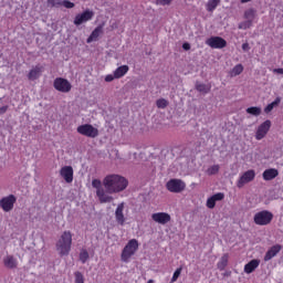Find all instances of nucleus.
<instances>
[{"mask_svg":"<svg viewBox=\"0 0 283 283\" xmlns=\"http://www.w3.org/2000/svg\"><path fill=\"white\" fill-rule=\"evenodd\" d=\"M128 185L129 181L125 177L116 174L106 176L103 182L99 179L92 180V187L96 189V196L102 203L112 202L114 198L109 193H120Z\"/></svg>","mask_w":283,"mask_h":283,"instance_id":"nucleus-1","label":"nucleus"},{"mask_svg":"<svg viewBox=\"0 0 283 283\" xmlns=\"http://www.w3.org/2000/svg\"><path fill=\"white\" fill-rule=\"evenodd\" d=\"M56 251L59 255H70L72 251V232L64 231L56 242Z\"/></svg>","mask_w":283,"mask_h":283,"instance_id":"nucleus-2","label":"nucleus"},{"mask_svg":"<svg viewBox=\"0 0 283 283\" xmlns=\"http://www.w3.org/2000/svg\"><path fill=\"white\" fill-rule=\"evenodd\" d=\"M136 251H138V240L132 239L122 251V262H129L132 255L136 254Z\"/></svg>","mask_w":283,"mask_h":283,"instance_id":"nucleus-3","label":"nucleus"},{"mask_svg":"<svg viewBox=\"0 0 283 283\" xmlns=\"http://www.w3.org/2000/svg\"><path fill=\"white\" fill-rule=\"evenodd\" d=\"M272 220H273V214L271 213V211H268V210H263L254 214V222L259 227H266V224H271Z\"/></svg>","mask_w":283,"mask_h":283,"instance_id":"nucleus-4","label":"nucleus"},{"mask_svg":"<svg viewBox=\"0 0 283 283\" xmlns=\"http://www.w3.org/2000/svg\"><path fill=\"white\" fill-rule=\"evenodd\" d=\"M77 134L86 136L87 138H96V136H98V128L91 124H84L77 127Z\"/></svg>","mask_w":283,"mask_h":283,"instance_id":"nucleus-5","label":"nucleus"},{"mask_svg":"<svg viewBox=\"0 0 283 283\" xmlns=\"http://www.w3.org/2000/svg\"><path fill=\"white\" fill-rule=\"evenodd\" d=\"M166 187L171 193H181V191H185V187H187V185L180 179H170L166 184Z\"/></svg>","mask_w":283,"mask_h":283,"instance_id":"nucleus-6","label":"nucleus"},{"mask_svg":"<svg viewBox=\"0 0 283 283\" xmlns=\"http://www.w3.org/2000/svg\"><path fill=\"white\" fill-rule=\"evenodd\" d=\"M15 203H17V197L14 195H9L7 197H3L0 200V207L2 211H4L6 213H10V211L14 209Z\"/></svg>","mask_w":283,"mask_h":283,"instance_id":"nucleus-7","label":"nucleus"},{"mask_svg":"<svg viewBox=\"0 0 283 283\" xmlns=\"http://www.w3.org/2000/svg\"><path fill=\"white\" fill-rule=\"evenodd\" d=\"M253 180H255V170H247L240 176L239 180L237 181V187L242 189L244 185H249V182H253Z\"/></svg>","mask_w":283,"mask_h":283,"instance_id":"nucleus-8","label":"nucleus"},{"mask_svg":"<svg viewBox=\"0 0 283 283\" xmlns=\"http://www.w3.org/2000/svg\"><path fill=\"white\" fill-rule=\"evenodd\" d=\"M53 85L57 92H62L63 94H67V92L72 90V84L70 81L62 77L55 78Z\"/></svg>","mask_w":283,"mask_h":283,"instance_id":"nucleus-9","label":"nucleus"},{"mask_svg":"<svg viewBox=\"0 0 283 283\" xmlns=\"http://www.w3.org/2000/svg\"><path fill=\"white\" fill-rule=\"evenodd\" d=\"M92 19H94V12L85 10L84 12L75 15L73 23L74 25H83V23H87V21H92Z\"/></svg>","mask_w":283,"mask_h":283,"instance_id":"nucleus-10","label":"nucleus"},{"mask_svg":"<svg viewBox=\"0 0 283 283\" xmlns=\"http://www.w3.org/2000/svg\"><path fill=\"white\" fill-rule=\"evenodd\" d=\"M206 43L209 45V48H212L213 50H222V48H227V40L220 36L209 38Z\"/></svg>","mask_w":283,"mask_h":283,"instance_id":"nucleus-11","label":"nucleus"},{"mask_svg":"<svg viewBox=\"0 0 283 283\" xmlns=\"http://www.w3.org/2000/svg\"><path fill=\"white\" fill-rule=\"evenodd\" d=\"M270 129H271V120L268 119L258 127L256 135H255L256 140H262V138H264V136L269 134Z\"/></svg>","mask_w":283,"mask_h":283,"instance_id":"nucleus-12","label":"nucleus"},{"mask_svg":"<svg viewBox=\"0 0 283 283\" xmlns=\"http://www.w3.org/2000/svg\"><path fill=\"white\" fill-rule=\"evenodd\" d=\"M115 220L117 223L120 224V227H123V224H125V221L127 220L125 218V202H122L117 206V208L115 210Z\"/></svg>","mask_w":283,"mask_h":283,"instance_id":"nucleus-13","label":"nucleus"},{"mask_svg":"<svg viewBox=\"0 0 283 283\" xmlns=\"http://www.w3.org/2000/svg\"><path fill=\"white\" fill-rule=\"evenodd\" d=\"M60 176H62L65 182L70 184L74 180V169L72 166H64L60 170Z\"/></svg>","mask_w":283,"mask_h":283,"instance_id":"nucleus-14","label":"nucleus"},{"mask_svg":"<svg viewBox=\"0 0 283 283\" xmlns=\"http://www.w3.org/2000/svg\"><path fill=\"white\" fill-rule=\"evenodd\" d=\"M151 218L154 222H157L158 224H167V222L171 221V216L166 212H156L151 214Z\"/></svg>","mask_w":283,"mask_h":283,"instance_id":"nucleus-15","label":"nucleus"},{"mask_svg":"<svg viewBox=\"0 0 283 283\" xmlns=\"http://www.w3.org/2000/svg\"><path fill=\"white\" fill-rule=\"evenodd\" d=\"M220 200H224V193L219 192L208 198L207 207L208 209H213L216 207V202H220Z\"/></svg>","mask_w":283,"mask_h":283,"instance_id":"nucleus-16","label":"nucleus"},{"mask_svg":"<svg viewBox=\"0 0 283 283\" xmlns=\"http://www.w3.org/2000/svg\"><path fill=\"white\" fill-rule=\"evenodd\" d=\"M263 180H274V178H277L280 176V171L275 168H269L263 171Z\"/></svg>","mask_w":283,"mask_h":283,"instance_id":"nucleus-17","label":"nucleus"},{"mask_svg":"<svg viewBox=\"0 0 283 283\" xmlns=\"http://www.w3.org/2000/svg\"><path fill=\"white\" fill-rule=\"evenodd\" d=\"M282 251V245H273L266 253L264 256V261L269 262L270 260H273V258H275V255H277V253Z\"/></svg>","mask_w":283,"mask_h":283,"instance_id":"nucleus-18","label":"nucleus"},{"mask_svg":"<svg viewBox=\"0 0 283 283\" xmlns=\"http://www.w3.org/2000/svg\"><path fill=\"white\" fill-rule=\"evenodd\" d=\"M101 34H103V25H98L96 27L93 32L91 33V35L87 38L86 43H92L94 41L98 40V36H101Z\"/></svg>","mask_w":283,"mask_h":283,"instance_id":"nucleus-19","label":"nucleus"},{"mask_svg":"<svg viewBox=\"0 0 283 283\" xmlns=\"http://www.w3.org/2000/svg\"><path fill=\"white\" fill-rule=\"evenodd\" d=\"M258 266H260V260L253 259L248 264L244 265V273L250 275V273H253V271H255Z\"/></svg>","mask_w":283,"mask_h":283,"instance_id":"nucleus-20","label":"nucleus"},{"mask_svg":"<svg viewBox=\"0 0 283 283\" xmlns=\"http://www.w3.org/2000/svg\"><path fill=\"white\" fill-rule=\"evenodd\" d=\"M43 72V67L35 66L33 67L28 75L29 81H36L41 76V73Z\"/></svg>","mask_w":283,"mask_h":283,"instance_id":"nucleus-21","label":"nucleus"},{"mask_svg":"<svg viewBox=\"0 0 283 283\" xmlns=\"http://www.w3.org/2000/svg\"><path fill=\"white\" fill-rule=\"evenodd\" d=\"M3 264L7 269H17L18 262L17 259L12 255H8L3 259Z\"/></svg>","mask_w":283,"mask_h":283,"instance_id":"nucleus-22","label":"nucleus"},{"mask_svg":"<svg viewBox=\"0 0 283 283\" xmlns=\"http://www.w3.org/2000/svg\"><path fill=\"white\" fill-rule=\"evenodd\" d=\"M129 72V66L122 65L114 71L115 78H123Z\"/></svg>","mask_w":283,"mask_h":283,"instance_id":"nucleus-23","label":"nucleus"},{"mask_svg":"<svg viewBox=\"0 0 283 283\" xmlns=\"http://www.w3.org/2000/svg\"><path fill=\"white\" fill-rule=\"evenodd\" d=\"M227 264H229V254H224L223 256H221L217 266H218L219 271H224V269H227Z\"/></svg>","mask_w":283,"mask_h":283,"instance_id":"nucleus-24","label":"nucleus"},{"mask_svg":"<svg viewBox=\"0 0 283 283\" xmlns=\"http://www.w3.org/2000/svg\"><path fill=\"white\" fill-rule=\"evenodd\" d=\"M218 6H220V0H209L206 4V10L208 12H213Z\"/></svg>","mask_w":283,"mask_h":283,"instance_id":"nucleus-25","label":"nucleus"},{"mask_svg":"<svg viewBox=\"0 0 283 283\" xmlns=\"http://www.w3.org/2000/svg\"><path fill=\"white\" fill-rule=\"evenodd\" d=\"M196 90L198 92H201V94H209V92H211V86L202 83H197Z\"/></svg>","mask_w":283,"mask_h":283,"instance_id":"nucleus-26","label":"nucleus"},{"mask_svg":"<svg viewBox=\"0 0 283 283\" xmlns=\"http://www.w3.org/2000/svg\"><path fill=\"white\" fill-rule=\"evenodd\" d=\"M280 103H282V98L276 97L274 102H272L264 108L265 114H270V112H273V108L277 107V105H280Z\"/></svg>","mask_w":283,"mask_h":283,"instance_id":"nucleus-27","label":"nucleus"},{"mask_svg":"<svg viewBox=\"0 0 283 283\" xmlns=\"http://www.w3.org/2000/svg\"><path fill=\"white\" fill-rule=\"evenodd\" d=\"M244 72L242 64H237L230 72V76H240V73Z\"/></svg>","mask_w":283,"mask_h":283,"instance_id":"nucleus-28","label":"nucleus"},{"mask_svg":"<svg viewBox=\"0 0 283 283\" xmlns=\"http://www.w3.org/2000/svg\"><path fill=\"white\" fill-rule=\"evenodd\" d=\"M247 114H251V116H260L262 114V108L258 106H252L247 108Z\"/></svg>","mask_w":283,"mask_h":283,"instance_id":"nucleus-29","label":"nucleus"},{"mask_svg":"<svg viewBox=\"0 0 283 283\" xmlns=\"http://www.w3.org/2000/svg\"><path fill=\"white\" fill-rule=\"evenodd\" d=\"M244 19H247V21H251L253 23V19H255V9H248L244 12Z\"/></svg>","mask_w":283,"mask_h":283,"instance_id":"nucleus-30","label":"nucleus"},{"mask_svg":"<svg viewBox=\"0 0 283 283\" xmlns=\"http://www.w3.org/2000/svg\"><path fill=\"white\" fill-rule=\"evenodd\" d=\"M218 171H220V165H212L206 170V174L208 176H216Z\"/></svg>","mask_w":283,"mask_h":283,"instance_id":"nucleus-31","label":"nucleus"},{"mask_svg":"<svg viewBox=\"0 0 283 283\" xmlns=\"http://www.w3.org/2000/svg\"><path fill=\"white\" fill-rule=\"evenodd\" d=\"M80 260H81L82 264H85V262H87V260H90V253H87L86 250H82L80 253Z\"/></svg>","mask_w":283,"mask_h":283,"instance_id":"nucleus-32","label":"nucleus"},{"mask_svg":"<svg viewBox=\"0 0 283 283\" xmlns=\"http://www.w3.org/2000/svg\"><path fill=\"white\" fill-rule=\"evenodd\" d=\"M251 25H253V22L251 20H247L239 24V30H249V28H251Z\"/></svg>","mask_w":283,"mask_h":283,"instance_id":"nucleus-33","label":"nucleus"},{"mask_svg":"<svg viewBox=\"0 0 283 283\" xmlns=\"http://www.w3.org/2000/svg\"><path fill=\"white\" fill-rule=\"evenodd\" d=\"M156 105L159 109H165V107L169 105V102H167V99L165 98H160V99H157Z\"/></svg>","mask_w":283,"mask_h":283,"instance_id":"nucleus-34","label":"nucleus"},{"mask_svg":"<svg viewBox=\"0 0 283 283\" xmlns=\"http://www.w3.org/2000/svg\"><path fill=\"white\" fill-rule=\"evenodd\" d=\"M180 273H182V268H178V269L175 271V273H174V275H172V277H171L170 283L177 282L178 279L180 277Z\"/></svg>","mask_w":283,"mask_h":283,"instance_id":"nucleus-35","label":"nucleus"},{"mask_svg":"<svg viewBox=\"0 0 283 283\" xmlns=\"http://www.w3.org/2000/svg\"><path fill=\"white\" fill-rule=\"evenodd\" d=\"M61 3V0H48L49 8H59Z\"/></svg>","mask_w":283,"mask_h":283,"instance_id":"nucleus-36","label":"nucleus"},{"mask_svg":"<svg viewBox=\"0 0 283 283\" xmlns=\"http://www.w3.org/2000/svg\"><path fill=\"white\" fill-rule=\"evenodd\" d=\"M75 283H85V277L83 276V273L75 272Z\"/></svg>","mask_w":283,"mask_h":283,"instance_id":"nucleus-37","label":"nucleus"},{"mask_svg":"<svg viewBox=\"0 0 283 283\" xmlns=\"http://www.w3.org/2000/svg\"><path fill=\"white\" fill-rule=\"evenodd\" d=\"M174 0H156V6H171Z\"/></svg>","mask_w":283,"mask_h":283,"instance_id":"nucleus-38","label":"nucleus"},{"mask_svg":"<svg viewBox=\"0 0 283 283\" xmlns=\"http://www.w3.org/2000/svg\"><path fill=\"white\" fill-rule=\"evenodd\" d=\"M61 6H64V8H67L69 10L74 8V2H71L70 0L62 1Z\"/></svg>","mask_w":283,"mask_h":283,"instance_id":"nucleus-39","label":"nucleus"},{"mask_svg":"<svg viewBox=\"0 0 283 283\" xmlns=\"http://www.w3.org/2000/svg\"><path fill=\"white\" fill-rule=\"evenodd\" d=\"M114 78H116V75L114 73L105 76L106 83H112V81H114Z\"/></svg>","mask_w":283,"mask_h":283,"instance_id":"nucleus-40","label":"nucleus"},{"mask_svg":"<svg viewBox=\"0 0 283 283\" xmlns=\"http://www.w3.org/2000/svg\"><path fill=\"white\" fill-rule=\"evenodd\" d=\"M249 50H251V46H249V43H243L242 44V51L243 52H249Z\"/></svg>","mask_w":283,"mask_h":283,"instance_id":"nucleus-41","label":"nucleus"},{"mask_svg":"<svg viewBox=\"0 0 283 283\" xmlns=\"http://www.w3.org/2000/svg\"><path fill=\"white\" fill-rule=\"evenodd\" d=\"M8 112V106H2V107H0V116L2 115V114H6Z\"/></svg>","mask_w":283,"mask_h":283,"instance_id":"nucleus-42","label":"nucleus"},{"mask_svg":"<svg viewBox=\"0 0 283 283\" xmlns=\"http://www.w3.org/2000/svg\"><path fill=\"white\" fill-rule=\"evenodd\" d=\"M182 49L186 50V51L191 50V44L186 42V43L182 44Z\"/></svg>","mask_w":283,"mask_h":283,"instance_id":"nucleus-43","label":"nucleus"},{"mask_svg":"<svg viewBox=\"0 0 283 283\" xmlns=\"http://www.w3.org/2000/svg\"><path fill=\"white\" fill-rule=\"evenodd\" d=\"M274 74H283V69H274Z\"/></svg>","mask_w":283,"mask_h":283,"instance_id":"nucleus-44","label":"nucleus"},{"mask_svg":"<svg viewBox=\"0 0 283 283\" xmlns=\"http://www.w3.org/2000/svg\"><path fill=\"white\" fill-rule=\"evenodd\" d=\"M251 0H241V3H249Z\"/></svg>","mask_w":283,"mask_h":283,"instance_id":"nucleus-45","label":"nucleus"},{"mask_svg":"<svg viewBox=\"0 0 283 283\" xmlns=\"http://www.w3.org/2000/svg\"><path fill=\"white\" fill-rule=\"evenodd\" d=\"M147 283H154V280L150 279V280L147 281Z\"/></svg>","mask_w":283,"mask_h":283,"instance_id":"nucleus-46","label":"nucleus"}]
</instances>
